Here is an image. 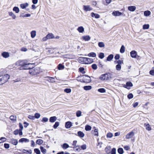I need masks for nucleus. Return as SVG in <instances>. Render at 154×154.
Here are the masks:
<instances>
[{
    "mask_svg": "<svg viewBox=\"0 0 154 154\" xmlns=\"http://www.w3.org/2000/svg\"><path fill=\"white\" fill-rule=\"evenodd\" d=\"M112 75L109 73L101 75L99 77V79L102 81H109L112 78Z\"/></svg>",
    "mask_w": 154,
    "mask_h": 154,
    "instance_id": "obj_1",
    "label": "nucleus"
},
{
    "mask_svg": "<svg viewBox=\"0 0 154 154\" xmlns=\"http://www.w3.org/2000/svg\"><path fill=\"white\" fill-rule=\"evenodd\" d=\"M32 64L29 63L26 60H19L16 63V65L18 66H23L26 65H31Z\"/></svg>",
    "mask_w": 154,
    "mask_h": 154,
    "instance_id": "obj_2",
    "label": "nucleus"
},
{
    "mask_svg": "<svg viewBox=\"0 0 154 154\" xmlns=\"http://www.w3.org/2000/svg\"><path fill=\"white\" fill-rule=\"evenodd\" d=\"M31 69L29 71V73L31 75H35L40 72V68L38 67Z\"/></svg>",
    "mask_w": 154,
    "mask_h": 154,
    "instance_id": "obj_3",
    "label": "nucleus"
},
{
    "mask_svg": "<svg viewBox=\"0 0 154 154\" xmlns=\"http://www.w3.org/2000/svg\"><path fill=\"white\" fill-rule=\"evenodd\" d=\"M10 78V76L8 74L5 75L0 79V85H2L8 81Z\"/></svg>",
    "mask_w": 154,
    "mask_h": 154,
    "instance_id": "obj_4",
    "label": "nucleus"
},
{
    "mask_svg": "<svg viewBox=\"0 0 154 154\" xmlns=\"http://www.w3.org/2000/svg\"><path fill=\"white\" fill-rule=\"evenodd\" d=\"M83 10L86 11H90L93 10V8L89 5H84L83 6Z\"/></svg>",
    "mask_w": 154,
    "mask_h": 154,
    "instance_id": "obj_5",
    "label": "nucleus"
},
{
    "mask_svg": "<svg viewBox=\"0 0 154 154\" xmlns=\"http://www.w3.org/2000/svg\"><path fill=\"white\" fill-rule=\"evenodd\" d=\"M87 58L84 57H80L79 58L78 60L79 62L82 63L86 64Z\"/></svg>",
    "mask_w": 154,
    "mask_h": 154,
    "instance_id": "obj_6",
    "label": "nucleus"
},
{
    "mask_svg": "<svg viewBox=\"0 0 154 154\" xmlns=\"http://www.w3.org/2000/svg\"><path fill=\"white\" fill-rule=\"evenodd\" d=\"M134 134L133 131H131L128 133L126 136V138L127 139H129L132 138L134 135Z\"/></svg>",
    "mask_w": 154,
    "mask_h": 154,
    "instance_id": "obj_7",
    "label": "nucleus"
},
{
    "mask_svg": "<svg viewBox=\"0 0 154 154\" xmlns=\"http://www.w3.org/2000/svg\"><path fill=\"white\" fill-rule=\"evenodd\" d=\"M130 55L132 57L136 58L137 55V53L135 51H132L131 52Z\"/></svg>",
    "mask_w": 154,
    "mask_h": 154,
    "instance_id": "obj_8",
    "label": "nucleus"
},
{
    "mask_svg": "<svg viewBox=\"0 0 154 154\" xmlns=\"http://www.w3.org/2000/svg\"><path fill=\"white\" fill-rule=\"evenodd\" d=\"M91 15L92 17H94L96 19H98L100 18V15L96 13H94V12H91Z\"/></svg>",
    "mask_w": 154,
    "mask_h": 154,
    "instance_id": "obj_9",
    "label": "nucleus"
},
{
    "mask_svg": "<svg viewBox=\"0 0 154 154\" xmlns=\"http://www.w3.org/2000/svg\"><path fill=\"white\" fill-rule=\"evenodd\" d=\"M2 56L5 58H7L9 57V54L8 52H4L2 54Z\"/></svg>",
    "mask_w": 154,
    "mask_h": 154,
    "instance_id": "obj_10",
    "label": "nucleus"
},
{
    "mask_svg": "<svg viewBox=\"0 0 154 154\" xmlns=\"http://www.w3.org/2000/svg\"><path fill=\"white\" fill-rule=\"evenodd\" d=\"M132 84L130 82H128L126 83V85H124V87L129 89L130 88L129 87H132Z\"/></svg>",
    "mask_w": 154,
    "mask_h": 154,
    "instance_id": "obj_11",
    "label": "nucleus"
},
{
    "mask_svg": "<svg viewBox=\"0 0 154 154\" xmlns=\"http://www.w3.org/2000/svg\"><path fill=\"white\" fill-rule=\"evenodd\" d=\"M19 142L20 143H28L29 142V139L26 138H22L20 139L19 141Z\"/></svg>",
    "mask_w": 154,
    "mask_h": 154,
    "instance_id": "obj_12",
    "label": "nucleus"
},
{
    "mask_svg": "<svg viewBox=\"0 0 154 154\" xmlns=\"http://www.w3.org/2000/svg\"><path fill=\"white\" fill-rule=\"evenodd\" d=\"M8 14L9 16L11 17L14 20L16 18V15L12 12H9Z\"/></svg>",
    "mask_w": 154,
    "mask_h": 154,
    "instance_id": "obj_13",
    "label": "nucleus"
},
{
    "mask_svg": "<svg viewBox=\"0 0 154 154\" xmlns=\"http://www.w3.org/2000/svg\"><path fill=\"white\" fill-rule=\"evenodd\" d=\"M122 14V13L119 11H113L112 13V15L113 16H119Z\"/></svg>",
    "mask_w": 154,
    "mask_h": 154,
    "instance_id": "obj_14",
    "label": "nucleus"
},
{
    "mask_svg": "<svg viewBox=\"0 0 154 154\" xmlns=\"http://www.w3.org/2000/svg\"><path fill=\"white\" fill-rule=\"evenodd\" d=\"M82 39L85 41H88L90 39V37L89 35L83 36L82 37Z\"/></svg>",
    "mask_w": 154,
    "mask_h": 154,
    "instance_id": "obj_15",
    "label": "nucleus"
},
{
    "mask_svg": "<svg viewBox=\"0 0 154 154\" xmlns=\"http://www.w3.org/2000/svg\"><path fill=\"white\" fill-rule=\"evenodd\" d=\"M149 124L144 123V126L146 127V129L148 131H150L151 130V128Z\"/></svg>",
    "mask_w": 154,
    "mask_h": 154,
    "instance_id": "obj_16",
    "label": "nucleus"
},
{
    "mask_svg": "<svg viewBox=\"0 0 154 154\" xmlns=\"http://www.w3.org/2000/svg\"><path fill=\"white\" fill-rule=\"evenodd\" d=\"M98 130L97 129H95L94 130L92 131V132L93 133L94 135L96 136H98Z\"/></svg>",
    "mask_w": 154,
    "mask_h": 154,
    "instance_id": "obj_17",
    "label": "nucleus"
},
{
    "mask_svg": "<svg viewBox=\"0 0 154 154\" xmlns=\"http://www.w3.org/2000/svg\"><path fill=\"white\" fill-rule=\"evenodd\" d=\"M72 126V123L70 122H68L66 123L65 127L67 128H69Z\"/></svg>",
    "mask_w": 154,
    "mask_h": 154,
    "instance_id": "obj_18",
    "label": "nucleus"
},
{
    "mask_svg": "<svg viewBox=\"0 0 154 154\" xmlns=\"http://www.w3.org/2000/svg\"><path fill=\"white\" fill-rule=\"evenodd\" d=\"M28 5V4L27 3H26L21 4L20 5V7L22 9H24L27 7Z\"/></svg>",
    "mask_w": 154,
    "mask_h": 154,
    "instance_id": "obj_19",
    "label": "nucleus"
},
{
    "mask_svg": "<svg viewBox=\"0 0 154 154\" xmlns=\"http://www.w3.org/2000/svg\"><path fill=\"white\" fill-rule=\"evenodd\" d=\"M77 30L80 33H83L84 31V28L82 26H80L78 27Z\"/></svg>",
    "mask_w": 154,
    "mask_h": 154,
    "instance_id": "obj_20",
    "label": "nucleus"
},
{
    "mask_svg": "<svg viewBox=\"0 0 154 154\" xmlns=\"http://www.w3.org/2000/svg\"><path fill=\"white\" fill-rule=\"evenodd\" d=\"M47 38L48 39L54 38H55L54 35L52 33H50L47 34Z\"/></svg>",
    "mask_w": 154,
    "mask_h": 154,
    "instance_id": "obj_21",
    "label": "nucleus"
},
{
    "mask_svg": "<svg viewBox=\"0 0 154 154\" xmlns=\"http://www.w3.org/2000/svg\"><path fill=\"white\" fill-rule=\"evenodd\" d=\"M57 119V118L56 116L51 117L50 118L49 121L51 122H54Z\"/></svg>",
    "mask_w": 154,
    "mask_h": 154,
    "instance_id": "obj_22",
    "label": "nucleus"
},
{
    "mask_svg": "<svg viewBox=\"0 0 154 154\" xmlns=\"http://www.w3.org/2000/svg\"><path fill=\"white\" fill-rule=\"evenodd\" d=\"M55 48H51L49 49L47 51L48 54L53 53L55 51Z\"/></svg>",
    "mask_w": 154,
    "mask_h": 154,
    "instance_id": "obj_23",
    "label": "nucleus"
},
{
    "mask_svg": "<svg viewBox=\"0 0 154 154\" xmlns=\"http://www.w3.org/2000/svg\"><path fill=\"white\" fill-rule=\"evenodd\" d=\"M78 136L81 138L85 136V134L81 131H79L77 133Z\"/></svg>",
    "mask_w": 154,
    "mask_h": 154,
    "instance_id": "obj_24",
    "label": "nucleus"
},
{
    "mask_svg": "<svg viewBox=\"0 0 154 154\" xmlns=\"http://www.w3.org/2000/svg\"><path fill=\"white\" fill-rule=\"evenodd\" d=\"M128 10L131 11H134L136 9V7L135 6H130L128 7Z\"/></svg>",
    "mask_w": 154,
    "mask_h": 154,
    "instance_id": "obj_25",
    "label": "nucleus"
},
{
    "mask_svg": "<svg viewBox=\"0 0 154 154\" xmlns=\"http://www.w3.org/2000/svg\"><path fill=\"white\" fill-rule=\"evenodd\" d=\"M11 142L13 144L16 145L17 144V140L16 139H11Z\"/></svg>",
    "mask_w": 154,
    "mask_h": 154,
    "instance_id": "obj_26",
    "label": "nucleus"
},
{
    "mask_svg": "<svg viewBox=\"0 0 154 154\" xmlns=\"http://www.w3.org/2000/svg\"><path fill=\"white\" fill-rule=\"evenodd\" d=\"M93 62V60L91 58H87L86 64H90Z\"/></svg>",
    "mask_w": 154,
    "mask_h": 154,
    "instance_id": "obj_27",
    "label": "nucleus"
},
{
    "mask_svg": "<svg viewBox=\"0 0 154 154\" xmlns=\"http://www.w3.org/2000/svg\"><path fill=\"white\" fill-rule=\"evenodd\" d=\"M31 36L32 38H33L36 35V31L35 30H33L31 32Z\"/></svg>",
    "mask_w": 154,
    "mask_h": 154,
    "instance_id": "obj_28",
    "label": "nucleus"
},
{
    "mask_svg": "<svg viewBox=\"0 0 154 154\" xmlns=\"http://www.w3.org/2000/svg\"><path fill=\"white\" fill-rule=\"evenodd\" d=\"M151 12L149 11H146L144 12V16L147 17L149 16L151 14Z\"/></svg>",
    "mask_w": 154,
    "mask_h": 154,
    "instance_id": "obj_29",
    "label": "nucleus"
},
{
    "mask_svg": "<svg viewBox=\"0 0 154 154\" xmlns=\"http://www.w3.org/2000/svg\"><path fill=\"white\" fill-rule=\"evenodd\" d=\"M61 146L63 149H66L69 147V145L66 143H64L62 145H61Z\"/></svg>",
    "mask_w": 154,
    "mask_h": 154,
    "instance_id": "obj_30",
    "label": "nucleus"
},
{
    "mask_svg": "<svg viewBox=\"0 0 154 154\" xmlns=\"http://www.w3.org/2000/svg\"><path fill=\"white\" fill-rule=\"evenodd\" d=\"M48 81L50 82L53 83L55 82V80L54 78L51 77H48Z\"/></svg>",
    "mask_w": 154,
    "mask_h": 154,
    "instance_id": "obj_31",
    "label": "nucleus"
},
{
    "mask_svg": "<svg viewBox=\"0 0 154 154\" xmlns=\"http://www.w3.org/2000/svg\"><path fill=\"white\" fill-rule=\"evenodd\" d=\"M84 89L86 91H88L91 90L92 88V87L91 86H85L84 87Z\"/></svg>",
    "mask_w": 154,
    "mask_h": 154,
    "instance_id": "obj_32",
    "label": "nucleus"
},
{
    "mask_svg": "<svg viewBox=\"0 0 154 154\" xmlns=\"http://www.w3.org/2000/svg\"><path fill=\"white\" fill-rule=\"evenodd\" d=\"M13 10V11H15L16 13H18L20 11L19 9L17 7H14Z\"/></svg>",
    "mask_w": 154,
    "mask_h": 154,
    "instance_id": "obj_33",
    "label": "nucleus"
},
{
    "mask_svg": "<svg viewBox=\"0 0 154 154\" xmlns=\"http://www.w3.org/2000/svg\"><path fill=\"white\" fill-rule=\"evenodd\" d=\"M113 57V55L111 54L109 55L107 58V60L108 61H110L111 60Z\"/></svg>",
    "mask_w": 154,
    "mask_h": 154,
    "instance_id": "obj_34",
    "label": "nucleus"
},
{
    "mask_svg": "<svg viewBox=\"0 0 154 154\" xmlns=\"http://www.w3.org/2000/svg\"><path fill=\"white\" fill-rule=\"evenodd\" d=\"M96 55V54L94 52H91L88 54V56L89 57H95Z\"/></svg>",
    "mask_w": 154,
    "mask_h": 154,
    "instance_id": "obj_35",
    "label": "nucleus"
},
{
    "mask_svg": "<svg viewBox=\"0 0 154 154\" xmlns=\"http://www.w3.org/2000/svg\"><path fill=\"white\" fill-rule=\"evenodd\" d=\"M98 92L101 93H104L106 91V90L104 88H101L98 89Z\"/></svg>",
    "mask_w": 154,
    "mask_h": 154,
    "instance_id": "obj_36",
    "label": "nucleus"
},
{
    "mask_svg": "<svg viewBox=\"0 0 154 154\" xmlns=\"http://www.w3.org/2000/svg\"><path fill=\"white\" fill-rule=\"evenodd\" d=\"M115 63H117L118 65H121L123 63V61L122 60H119L118 61H115Z\"/></svg>",
    "mask_w": 154,
    "mask_h": 154,
    "instance_id": "obj_37",
    "label": "nucleus"
},
{
    "mask_svg": "<svg viewBox=\"0 0 154 154\" xmlns=\"http://www.w3.org/2000/svg\"><path fill=\"white\" fill-rule=\"evenodd\" d=\"M40 149L42 153L44 154H45L46 152V150L42 146H41L40 147Z\"/></svg>",
    "mask_w": 154,
    "mask_h": 154,
    "instance_id": "obj_38",
    "label": "nucleus"
},
{
    "mask_svg": "<svg viewBox=\"0 0 154 154\" xmlns=\"http://www.w3.org/2000/svg\"><path fill=\"white\" fill-rule=\"evenodd\" d=\"M98 45L100 48H103L105 46V44L103 42H99L98 43Z\"/></svg>",
    "mask_w": 154,
    "mask_h": 154,
    "instance_id": "obj_39",
    "label": "nucleus"
},
{
    "mask_svg": "<svg viewBox=\"0 0 154 154\" xmlns=\"http://www.w3.org/2000/svg\"><path fill=\"white\" fill-rule=\"evenodd\" d=\"M120 52L122 53H124L125 51V47L123 45H122L120 48Z\"/></svg>",
    "mask_w": 154,
    "mask_h": 154,
    "instance_id": "obj_40",
    "label": "nucleus"
},
{
    "mask_svg": "<svg viewBox=\"0 0 154 154\" xmlns=\"http://www.w3.org/2000/svg\"><path fill=\"white\" fill-rule=\"evenodd\" d=\"M36 143L38 145H41L43 143V141L42 139H38L37 140Z\"/></svg>",
    "mask_w": 154,
    "mask_h": 154,
    "instance_id": "obj_41",
    "label": "nucleus"
},
{
    "mask_svg": "<svg viewBox=\"0 0 154 154\" xmlns=\"http://www.w3.org/2000/svg\"><path fill=\"white\" fill-rule=\"evenodd\" d=\"M91 129V127L89 125H86L85 127V130L86 131H90Z\"/></svg>",
    "mask_w": 154,
    "mask_h": 154,
    "instance_id": "obj_42",
    "label": "nucleus"
},
{
    "mask_svg": "<svg viewBox=\"0 0 154 154\" xmlns=\"http://www.w3.org/2000/svg\"><path fill=\"white\" fill-rule=\"evenodd\" d=\"M82 112L81 111L79 110L76 112V116L77 117H79L82 115Z\"/></svg>",
    "mask_w": 154,
    "mask_h": 154,
    "instance_id": "obj_43",
    "label": "nucleus"
},
{
    "mask_svg": "<svg viewBox=\"0 0 154 154\" xmlns=\"http://www.w3.org/2000/svg\"><path fill=\"white\" fill-rule=\"evenodd\" d=\"M118 153L120 154H122L123 153V150L122 148H119L118 149Z\"/></svg>",
    "mask_w": 154,
    "mask_h": 154,
    "instance_id": "obj_44",
    "label": "nucleus"
},
{
    "mask_svg": "<svg viewBox=\"0 0 154 154\" xmlns=\"http://www.w3.org/2000/svg\"><path fill=\"white\" fill-rule=\"evenodd\" d=\"M99 57V58L101 59H103L104 57V54L103 53H99V56H98Z\"/></svg>",
    "mask_w": 154,
    "mask_h": 154,
    "instance_id": "obj_45",
    "label": "nucleus"
},
{
    "mask_svg": "<svg viewBox=\"0 0 154 154\" xmlns=\"http://www.w3.org/2000/svg\"><path fill=\"white\" fill-rule=\"evenodd\" d=\"M29 65H26L25 66H23V69H30L32 68V67H30L29 66Z\"/></svg>",
    "mask_w": 154,
    "mask_h": 154,
    "instance_id": "obj_46",
    "label": "nucleus"
},
{
    "mask_svg": "<svg viewBox=\"0 0 154 154\" xmlns=\"http://www.w3.org/2000/svg\"><path fill=\"white\" fill-rule=\"evenodd\" d=\"M149 24H144L143 26V29H148L149 28Z\"/></svg>",
    "mask_w": 154,
    "mask_h": 154,
    "instance_id": "obj_47",
    "label": "nucleus"
},
{
    "mask_svg": "<svg viewBox=\"0 0 154 154\" xmlns=\"http://www.w3.org/2000/svg\"><path fill=\"white\" fill-rule=\"evenodd\" d=\"M34 151L36 154H40L41 153L40 150L37 148L35 149Z\"/></svg>",
    "mask_w": 154,
    "mask_h": 154,
    "instance_id": "obj_48",
    "label": "nucleus"
},
{
    "mask_svg": "<svg viewBox=\"0 0 154 154\" xmlns=\"http://www.w3.org/2000/svg\"><path fill=\"white\" fill-rule=\"evenodd\" d=\"M113 135L112 133L109 132L107 134L106 136L108 138H111L112 137Z\"/></svg>",
    "mask_w": 154,
    "mask_h": 154,
    "instance_id": "obj_49",
    "label": "nucleus"
},
{
    "mask_svg": "<svg viewBox=\"0 0 154 154\" xmlns=\"http://www.w3.org/2000/svg\"><path fill=\"white\" fill-rule=\"evenodd\" d=\"M116 69L118 71H120L121 69V65L117 64L116 67Z\"/></svg>",
    "mask_w": 154,
    "mask_h": 154,
    "instance_id": "obj_50",
    "label": "nucleus"
},
{
    "mask_svg": "<svg viewBox=\"0 0 154 154\" xmlns=\"http://www.w3.org/2000/svg\"><path fill=\"white\" fill-rule=\"evenodd\" d=\"M84 69H85L83 67H80L79 69V71L82 74H84L85 73Z\"/></svg>",
    "mask_w": 154,
    "mask_h": 154,
    "instance_id": "obj_51",
    "label": "nucleus"
},
{
    "mask_svg": "<svg viewBox=\"0 0 154 154\" xmlns=\"http://www.w3.org/2000/svg\"><path fill=\"white\" fill-rule=\"evenodd\" d=\"M59 123L58 122H56L54 125L53 126V127L54 128H56L59 125Z\"/></svg>",
    "mask_w": 154,
    "mask_h": 154,
    "instance_id": "obj_52",
    "label": "nucleus"
},
{
    "mask_svg": "<svg viewBox=\"0 0 154 154\" xmlns=\"http://www.w3.org/2000/svg\"><path fill=\"white\" fill-rule=\"evenodd\" d=\"M58 69L59 70H61L64 68V66L62 65L61 64H59L58 66Z\"/></svg>",
    "mask_w": 154,
    "mask_h": 154,
    "instance_id": "obj_53",
    "label": "nucleus"
},
{
    "mask_svg": "<svg viewBox=\"0 0 154 154\" xmlns=\"http://www.w3.org/2000/svg\"><path fill=\"white\" fill-rule=\"evenodd\" d=\"M76 151H79L81 150L79 146H76L73 148Z\"/></svg>",
    "mask_w": 154,
    "mask_h": 154,
    "instance_id": "obj_54",
    "label": "nucleus"
},
{
    "mask_svg": "<svg viewBox=\"0 0 154 154\" xmlns=\"http://www.w3.org/2000/svg\"><path fill=\"white\" fill-rule=\"evenodd\" d=\"M10 119L12 120H15L16 119V117L14 116H10Z\"/></svg>",
    "mask_w": 154,
    "mask_h": 154,
    "instance_id": "obj_55",
    "label": "nucleus"
},
{
    "mask_svg": "<svg viewBox=\"0 0 154 154\" xmlns=\"http://www.w3.org/2000/svg\"><path fill=\"white\" fill-rule=\"evenodd\" d=\"M48 119L46 117H43L42 120V122H47L48 121Z\"/></svg>",
    "mask_w": 154,
    "mask_h": 154,
    "instance_id": "obj_56",
    "label": "nucleus"
},
{
    "mask_svg": "<svg viewBox=\"0 0 154 154\" xmlns=\"http://www.w3.org/2000/svg\"><path fill=\"white\" fill-rule=\"evenodd\" d=\"M85 77L86 78V79H87V80L86 81V82H91V78L89 76H85Z\"/></svg>",
    "mask_w": 154,
    "mask_h": 154,
    "instance_id": "obj_57",
    "label": "nucleus"
},
{
    "mask_svg": "<svg viewBox=\"0 0 154 154\" xmlns=\"http://www.w3.org/2000/svg\"><path fill=\"white\" fill-rule=\"evenodd\" d=\"M64 91L67 93H69L71 92V89L70 88H66L64 89Z\"/></svg>",
    "mask_w": 154,
    "mask_h": 154,
    "instance_id": "obj_58",
    "label": "nucleus"
},
{
    "mask_svg": "<svg viewBox=\"0 0 154 154\" xmlns=\"http://www.w3.org/2000/svg\"><path fill=\"white\" fill-rule=\"evenodd\" d=\"M35 118H36V119H38L40 118V115L39 113H36L35 114Z\"/></svg>",
    "mask_w": 154,
    "mask_h": 154,
    "instance_id": "obj_59",
    "label": "nucleus"
},
{
    "mask_svg": "<svg viewBox=\"0 0 154 154\" xmlns=\"http://www.w3.org/2000/svg\"><path fill=\"white\" fill-rule=\"evenodd\" d=\"M6 138L5 137H1L0 139V143L5 141Z\"/></svg>",
    "mask_w": 154,
    "mask_h": 154,
    "instance_id": "obj_60",
    "label": "nucleus"
},
{
    "mask_svg": "<svg viewBox=\"0 0 154 154\" xmlns=\"http://www.w3.org/2000/svg\"><path fill=\"white\" fill-rule=\"evenodd\" d=\"M116 149L115 148H113L111 152V154H116Z\"/></svg>",
    "mask_w": 154,
    "mask_h": 154,
    "instance_id": "obj_61",
    "label": "nucleus"
},
{
    "mask_svg": "<svg viewBox=\"0 0 154 154\" xmlns=\"http://www.w3.org/2000/svg\"><path fill=\"white\" fill-rule=\"evenodd\" d=\"M91 66H92V68L94 70L96 69L97 68V65L96 64H92V65Z\"/></svg>",
    "mask_w": 154,
    "mask_h": 154,
    "instance_id": "obj_62",
    "label": "nucleus"
},
{
    "mask_svg": "<svg viewBox=\"0 0 154 154\" xmlns=\"http://www.w3.org/2000/svg\"><path fill=\"white\" fill-rule=\"evenodd\" d=\"M133 97V95L132 94H130L128 95V97L129 99L132 98Z\"/></svg>",
    "mask_w": 154,
    "mask_h": 154,
    "instance_id": "obj_63",
    "label": "nucleus"
},
{
    "mask_svg": "<svg viewBox=\"0 0 154 154\" xmlns=\"http://www.w3.org/2000/svg\"><path fill=\"white\" fill-rule=\"evenodd\" d=\"M149 74L153 76H154V70H151L149 71Z\"/></svg>",
    "mask_w": 154,
    "mask_h": 154,
    "instance_id": "obj_64",
    "label": "nucleus"
}]
</instances>
